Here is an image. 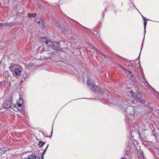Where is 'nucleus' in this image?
<instances>
[{
  "mask_svg": "<svg viewBox=\"0 0 159 159\" xmlns=\"http://www.w3.org/2000/svg\"><path fill=\"white\" fill-rule=\"evenodd\" d=\"M141 152H140L141 154H143V152L142 151Z\"/></svg>",
  "mask_w": 159,
  "mask_h": 159,
  "instance_id": "c85d7f7f",
  "label": "nucleus"
},
{
  "mask_svg": "<svg viewBox=\"0 0 159 159\" xmlns=\"http://www.w3.org/2000/svg\"><path fill=\"white\" fill-rule=\"evenodd\" d=\"M134 70L135 71H136V73L138 74L139 73V71H138V70H137V68L136 67H135V68H134Z\"/></svg>",
  "mask_w": 159,
  "mask_h": 159,
  "instance_id": "6ab92c4d",
  "label": "nucleus"
},
{
  "mask_svg": "<svg viewBox=\"0 0 159 159\" xmlns=\"http://www.w3.org/2000/svg\"><path fill=\"white\" fill-rule=\"evenodd\" d=\"M133 92H134L133 90H132L131 92V93L132 94V93H133Z\"/></svg>",
  "mask_w": 159,
  "mask_h": 159,
  "instance_id": "cd10ccee",
  "label": "nucleus"
},
{
  "mask_svg": "<svg viewBox=\"0 0 159 159\" xmlns=\"http://www.w3.org/2000/svg\"><path fill=\"white\" fill-rule=\"evenodd\" d=\"M66 31H64V32H63V33H65L66 34V33H65V32Z\"/></svg>",
  "mask_w": 159,
  "mask_h": 159,
  "instance_id": "c756f323",
  "label": "nucleus"
},
{
  "mask_svg": "<svg viewBox=\"0 0 159 159\" xmlns=\"http://www.w3.org/2000/svg\"><path fill=\"white\" fill-rule=\"evenodd\" d=\"M46 43L48 44V46L53 47L54 46V44L52 42L50 41L49 40H46Z\"/></svg>",
  "mask_w": 159,
  "mask_h": 159,
  "instance_id": "423d86ee",
  "label": "nucleus"
},
{
  "mask_svg": "<svg viewBox=\"0 0 159 159\" xmlns=\"http://www.w3.org/2000/svg\"><path fill=\"white\" fill-rule=\"evenodd\" d=\"M12 66H10V67H9V68H10V69H12Z\"/></svg>",
  "mask_w": 159,
  "mask_h": 159,
  "instance_id": "a878e982",
  "label": "nucleus"
},
{
  "mask_svg": "<svg viewBox=\"0 0 159 159\" xmlns=\"http://www.w3.org/2000/svg\"><path fill=\"white\" fill-rule=\"evenodd\" d=\"M34 159H40V158L38 156H36L34 157Z\"/></svg>",
  "mask_w": 159,
  "mask_h": 159,
  "instance_id": "aec40b11",
  "label": "nucleus"
},
{
  "mask_svg": "<svg viewBox=\"0 0 159 159\" xmlns=\"http://www.w3.org/2000/svg\"><path fill=\"white\" fill-rule=\"evenodd\" d=\"M124 102H125V103H124L125 104H126V103H127V104H132V103L133 102V101H130L129 102H128V103H127L128 102H127L126 101H125Z\"/></svg>",
  "mask_w": 159,
  "mask_h": 159,
  "instance_id": "f3484780",
  "label": "nucleus"
},
{
  "mask_svg": "<svg viewBox=\"0 0 159 159\" xmlns=\"http://www.w3.org/2000/svg\"><path fill=\"white\" fill-rule=\"evenodd\" d=\"M124 70H125L126 72H128V70H127L125 68V69H124Z\"/></svg>",
  "mask_w": 159,
  "mask_h": 159,
  "instance_id": "5701e85b",
  "label": "nucleus"
},
{
  "mask_svg": "<svg viewBox=\"0 0 159 159\" xmlns=\"http://www.w3.org/2000/svg\"><path fill=\"white\" fill-rule=\"evenodd\" d=\"M142 16L144 20L145 19V18L144 16H143L142 15Z\"/></svg>",
  "mask_w": 159,
  "mask_h": 159,
  "instance_id": "bb28decb",
  "label": "nucleus"
},
{
  "mask_svg": "<svg viewBox=\"0 0 159 159\" xmlns=\"http://www.w3.org/2000/svg\"><path fill=\"white\" fill-rule=\"evenodd\" d=\"M121 159H125L124 158H122Z\"/></svg>",
  "mask_w": 159,
  "mask_h": 159,
  "instance_id": "72a5a7b5",
  "label": "nucleus"
},
{
  "mask_svg": "<svg viewBox=\"0 0 159 159\" xmlns=\"http://www.w3.org/2000/svg\"><path fill=\"white\" fill-rule=\"evenodd\" d=\"M23 103V100L22 99H20L19 101V102H17V106L18 107H15V108H16V109L19 111H21L22 109L21 106Z\"/></svg>",
  "mask_w": 159,
  "mask_h": 159,
  "instance_id": "7ed1b4c3",
  "label": "nucleus"
},
{
  "mask_svg": "<svg viewBox=\"0 0 159 159\" xmlns=\"http://www.w3.org/2000/svg\"><path fill=\"white\" fill-rule=\"evenodd\" d=\"M48 146H49V145H48V144L47 145L46 148H45V149H44V150L43 152V153H42V159H43V155L44 154H45Z\"/></svg>",
  "mask_w": 159,
  "mask_h": 159,
  "instance_id": "f8f14e48",
  "label": "nucleus"
},
{
  "mask_svg": "<svg viewBox=\"0 0 159 159\" xmlns=\"http://www.w3.org/2000/svg\"><path fill=\"white\" fill-rule=\"evenodd\" d=\"M11 106V102L10 101H6L3 104V107L5 109L10 108Z\"/></svg>",
  "mask_w": 159,
  "mask_h": 159,
  "instance_id": "39448f33",
  "label": "nucleus"
},
{
  "mask_svg": "<svg viewBox=\"0 0 159 159\" xmlns=\"http://www.w3.org/2000/svg\"><path fill=\"white\" fill-rule=\"evenodd\" d=\"M119 65L124 70L125 69V68H124L122 66H120V65Z\"/></svg>",
  "mask_w": 159,
  "mask_h": 159,
  "instance_id": "4be33fe9",
  "label": "nucleus"
},
{
  "mask_svg": "<svg viewBox=\"0 0 159 159\" xmlns=\"http://www.w3.org/2000/svg\"><path fill=\"white\" fill-rule=\"evenodd\" d=\"M132 97L137 102H140L142 103H144L143 99L141 97L140 94L139 93L136 94L134 92H133Z\"/></svg>",
  "mask_w": 159,
  "mask_h": 159,
  "instance_id": "f03ea898",
  "label": "nucleus"
},
{
  "mask_svg": "<svg viewBox=\"0 0 159 159\" xmlns=\"http://www.w3.org/2000/svg\"><path fill=\"white\" fill-rule=\"evenodd\" d=\"M45 143V142H44L42 141H40L39 142V144H38L39 146V147L40 148H42V147L43 146Z\"/></svg>",
  "mask_w": 159,
  "mask_h": 159,
  "instance_id": "6e6552de",
  "label": "nucleus"
},
{
  "mask_svg": "<svg viewBox=\"0 0 159 159\" xmlns=\"http://www.w3.org/2000/svg\"><path fill=\"white\" fill-rule=\"evenodd\" d=\"M37 22H38V23H39L40 22V21H38Z\"/></svg>",
  "mask_w": 159,
  "mask_h": 159,
  "instance_id": "2f4dec72",
  "label": "nucleus"
},
{
  "mask_svg": "<svg viewBox=\"0 0 159 159\" xmlns=\"http://www.w3.org/2000/svg\"><path fill=\"white\" fill-rule=\"evenodd\" d=\"M92 91L93 92H95L96 89H95V87L93 85H92V87H91Z\"/></svg>",
  "mask_w": 159,
  "mask_h": 159,
  "instance_id": "4468645a",
  "label": "nucleus"
},
{
  "mask_svg": "<svg viewBox=\"0 0 159 159\" xmlns=\"http://www.w3.org/2000/svg\"><path fill=\"white\" fill-rule=\"evenodd\" d=\"M27 15L29 17H31V16L33 17H34L36 16V14L35 13H34L31 14L28 13L27 14Z\"/></svg>",
  "mask_w": 159,
  "mask_h": 159,
  "instance_id": "9d476101",
  "label": "nucleus"
},
{
  "mask_svg": "<svg viewBox=\"0 0 159 159\" xmlns=\"http://www.w3.org/2000/svg\"><path fill=\"white\" fill-rule=\"evenodd\" d=\"M127 103L124 104L123 102H120L118 104L119 107L122 109L123 110H125L126 116L125 120L129 122V124H130L129 122H132L133 121V115L135 113L134 107V106H129L126 107Z\"/></svg>",
  "mask_w": 159,
  "mask_h": 159,
  "instance_id": "f257e3e1",
  "label": "nucleus"
},
{
  "mask_svg": "<svg viewBox=\"0 0 159 159\" xmlns=\"http://www.w3.org/2000/svg\"><path fill=\"white\" fill-rule=\"evenodd\" d=\"M3 24L2 23H0V27L1 26H2V25Z\"/></svg>",
  "mask_w": 159,
  "mask_h": 159,
  "instance_id": "b1692460",
  "label": "nucleus"
},
{
  "mask_svg": "<svg viewBox=\"0 0 159 159\" xmlns=\"http://www.w3.org/2000/svg\"><path fill=\"white\" fill-rule=\"evenodd\" d=\"M131 71H128V74H127V75L128 76H130V78H131V79L132 80H134V78H133V75H131Z\"/></svg>",
  "mask_w": 159,
  "mask_h": 159,
  "instance_id": "1a4fd4ad",
  "label": "nucleus"
},
{
  "mask_svg": "<svg viewBox=\"0 0 159 159\" xmlns=\"http://www.w3.org/2000/svg\"><path fill=\"white\" fill-rule=\"evenodd\" d=\"M12 72L13 74L14 73L17 76H20L21 75V70L20 68H16L14 70H12Z\"/></svg>",
  "mask_w": 159,
  "mask_h": 159,
  "instance_id": "20e7f679",
  "label": "nucleus"
},
{
  "mask_svg": "<svg viewBox=\"0 0 159 159\" xmlns=\"http://www.w3.org/2000/svg\"><path fill=\"white\" fill-rule=\"evenodd\" d=\"M143 46V43H142V47H141V51H140V54H139V56L140 55V53H141V50H142V48Z\"/></svg>",
  "mask_w": 159,
  "mask_h": 159,
  "instance_id": "412c9836",
  "label": "nucleus"
},
{
  "mask_svg": "<svg viewBox=\"0 0 159 159\" xmlns=\"http://www.w3.org/2000/svg\"><path fill=\"white\" fill-rule=\"evenodd\" d=\"M2 154H3V152H2L1 153V155H2Z\"/></svg>",
  "mask_w": 159,
  "mask_h": 159,
  "instance_id": "473e14b6",
  "label": "nucleus"
},
{
  "mask_svg": "<svg viewBox=\"0 0 159 159\" xmlns=\"http://www.w3.org/2000/svg\"><path fill=\"white\" fill-rule=\"evenodd\" d=\"M92 47L95 50V51H97L96 52L97 53V54H99V53H101L100 52H99L97 48H95L93 46V45H92Z\"/></svg>",
  "mask_w": 159,
  "mask_h": 159,
  "instance_id": "ddd939ff",
  "label": "nucleus"
},
{
  "mask_svg": "<svg viewBox=\"0 0 159 159\" xmlns=\"http://www.w3.org/2000/svg\"><path fill=\"white\" fill-rule=\"evenodd\" d=\"M87 84L89 86H90L91 85V80H88L87 82Z\"/></svg>",
  "mask_w": 159,
  "mask_h": 159,
  "instance_id": "2eb2a0df",
  "label": "nucleus"
},
{
  "mask_svg": "<svg viewBox=\"0 0 159 159\" xmlns=\"http://www.w3.org/2000/svg\"><path fill=\"white\" fill-rule=\"evenodd\" d=\"M125 152H126L125 155V157L126 159H127V157L129 154L130 150H129V149H128L127 148H126L125 149Z\"/></svg>",
  "mask_w": 159,
  "mask_h": 159,
  "instance_id": "0eeeda50",
  "label": "nucleus"
},
{
  "mask_svg": "<svg viewBox=\"0 0 159 159\" xmlns=\"http://www.w3.org/2000/svg\"><path fill=\"white\" fill-rule=\"evenodd\" d=\"M35 157V155L34 154H32L28 156V159H34Z\"/></svg>",
  "mask_w": 159,
  "mask_h": 159,
  "instance_id": "9b49d317",
  "label": "nucleus"
},
{
  "mask_svg": "<svg viewBox=\"0 0 159 159\" xmlns=\"http://www.w3.org/2000/svg\"><path fill=\"white\" fill-rule=\"evenodd\" d=\"M147 24V22H144V32H145V33L146 31V29Z\"/></svg>",
  "mask_w": 159,
  "mask_h": 159,
  "instance_id": "dca6fc26",
  "label": "nucleus"
},
{
  "mask_svg": "<svg viewBox=\"0 0 159 159\" xmlns=\"http://www.w3.org/2000/svg\"><path fill=\"white\" fill-rule=\"evenodd\" d=\"M144 83V84L145 85V84L146 83L151 88V86L150 85L148 84V82L146 81L145 80Z\"/></svg>",
  "mask_w": 159,
  "mask_h": 159,
  "instance_id": "a211bd4d",
  "label": "nucleus"
},
{
  "mask_svg": "<svg viewBox=\"0 0 159 159\" xmlns=\"http://www.w3.org/2000/svg\"><path fill=\"white\" fill-rule=\"evenodd\" d=\"M147 22V21L145 20V19L144 20V22Z\"/></svg>",
  "mask_w": 159,
  "mask_h": 159,
  "instance_id": "393cba45",
  "label": "nucleus"
},
{
  "mask_svg": "<svg viewBox=\"0 0 159 159\" xmlns=\"http://www.w3.org/2000/svg\"><path fill=\"white\" fill-rule=\"evenodd\" d=\"M28 159L27 158H25V159Z\"/></svg>",
  "mask_w": 159,
  "mask_h": 159,
  "instance_id": "f704fd0d",
  "label": "nucleus"
},
{
  "mask_svg": "<svg viewBox=\"0 0 159 159\" xmlns=\"http://www.w3.org/2000/svg\"><path fill=\"white\" fill-rule=\"evenodd\" d=\"M157 93V94H158V96H159V93Z\"/></svg>",
  "mask_w": 159,
  "mask_h": 159,
  "instance_id": "7c9ffc66",
  "label": "nucleus"
}]
</instances>
